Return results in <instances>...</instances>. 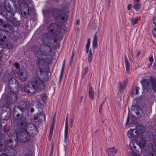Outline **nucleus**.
I'll return each mask as SVG.
<instances>
[{
  "instance_id": "nucleus-12",
  "label": "nucleus",
  "mask_w": 156,
  "mask_h": 156,
  "mask_svg": "<svg viewBox=\"0 0 156 156\" xmlns=\"http://www.w3.org/2000/svg\"><path fill=\"white\" fill-rule=\"evenodd\" d=\"M51 37L48 34H45L42 37V41L45 44H51L52 41L54 42H55L56 41V40L52 39Z\"/></svg>"
},
{
  "instance_id": "nucleus-56",
  "label": "nucleus",
  "mask_w": 156,
  "mask_h": 156,
  "mask_svg": "<svg viewBox=\"0 0 156 156\" xmlns=\"http://www.w3.org/2000/svg\"><path fill=\"white\" fill-rule=\"evenodd\" d=\"M153 58L152 56L149 59V61L151 63H152L153 61Z\"/></svg>"
},
{
  "instance_id": "nucleus-53",
  "label": "nucleus",
  "mask_w": 156,
  "mask_h": 156,
  "mask_svg": "<svg viewBox=\"0 0 156 156\" xmlns=\"http://www.w3.org/2000/svg\"><path fill=\"white\" fill-rule=\"evenodd\" d=\"M152 33L154 36L156 37V29H153Z\"/></svg>"
},
{
  "instance_id": "nucleus-15",
  "label": "nucleus",
  "mask_w": 156,
  "mask_h": 156,
  "mask_svg": "<svg viewBox=\"0 0 156 156\" xmlns=\"http://www.w3.org/2000/svg\"><path fill=\"white\" fill-rule=\"evenodd\" d=\"M7 84V86L9 89H11L13 87V85L15 84L17 88H19V84L17 80L14 78H12L9 81Z\"/></svg>"
},
{
  "instance_id": "nucleus-2",
  "label": "nucleus",
  "mask_w": 156,
  "mask_h": 156,
  "mask_svg": "<svg viewBox=\"0 0 156 156\" xmlns=\"http://www.w3.org/2000/svg\"><path fill=\"white\" fill-rule=\"evenodd\" d=\"M36 64L39 69V70H37V73L42 75L43 73L46 72L48 70V63L47 61H49L50 59L47 57L44 58L42 57L37 56Z\"/></svg>"
},
{
  "instance_id": "nucleus-52",
  "label": "nucleus",
  "mask_w": 156,
  "mask_h": 156,
  "mask_svg": "<svg viewBox=\"0 0 156 156\" xmlns=\"http://www.w3.org/2000/svg\"><path fill=\"white\" fill-rule=\"evenodd\" d=\"M90 39L88 38L87 40V44L86 45V46L90 47Z\"/></svg>"
},
{
  "instance_id": "nucleus-34",
  "label": "nucleus",
  "mask_w": 156,
  "mask_h": 156,
  "mask_svg": "<svg viewBox=\"0 0 156 156\" xmlns=\"http://www.w3.org/2000/svg\"><path fill=\"white\" fill-rule=\"evenodd\" d=\"M3 47L9 49H12L13 48L12 44L9 42H5L4 43Z\"/></svg>"
},
{
  "instance_id": "nucleus-49",
  "label": "nucleus",
  "mask_w": 156,
  "mask_h": 156,
  "mask_svg": "<svg viewBox=\"0 0 156 156\" xmlns=\"http://www.w3.org/2000/svg\"><path fill=\"white\" fill-rule=\"evenodd\" d=\"M139 89L140 88L139 87H136L133 91V94H134L135 95H137L138 94Z\"/></svg>"
},
{
  "instance_id": "nucleus-58",
  "label": "nucleus",
  "mask_w": 156,
  "mask_h": 156,
  "mask_svg": "<svg viewBox=\"0 0 156 156\" xmlns=\"http://www.w3.org/2000/svg\"><path fill=\"white\" fill-rule=\"evenodd\" d=\"M132 5L131 4H129L127 6V8L128 10H130L131 8Z\"/></svg>"
},
{
  "instance_id": "nucleus-10",
  "label": "nucleus",
  "mask_w": 156,
  "mask_h": 156,
  "mask_svg": "<svg viewBox=\"0 0 156 156\" xmlns=\"http://www.w3.org/2000/svg\"><path fill=\"white\" fill-rule=\"evenodd\" d=\"M6 99L7 104H12L16 101L17 100L16 94L12 91H10L7 95Z\"/></svg>"
},
{
  "instance_id": "nucleus-32",
  "label": "nucleus",
  "mask_w": 156,
  "mask_h": 156,
  "mask_svg": "<svg viewBox=\"0 0 156 156\" xmlns=\"http://www.w3.org/2000/svg\"><path fill=\"white\" fill-rule=\"evenodd\" d=\"M125 62L127 72L128 73L130 70V66L126 55H125Z\"/></svg>"
},
{
  "instance_id": "nucleus-46",
  "label": "nucleus",
  "mask_w": 156,
  "mask_h": 156,
  "mask_svg": "<svg viewBox=\"0 0 156 156\" xmlns=\"http://www.w3.org/2000/svg\"><path fill=\"white\" fill-rule=\"evenodd\" d=\"M12 142L13 141L11 139H9L6 141V144L8 147H10L12 146Z\"/></svg>"
},
{
  "instance_id": "nucleus-20",
  "label": "nucleus",
  "mask_w": 156,
  "mask_h": 156,
  "mask_svg": "<svg viewBox=\"0 0 156 156\" xmlns=\"http://www.w3.org/2000/svg\"><path fill=\"white\" fill-rule=\"evenodd\" d=\"M117 149L115 147H112L108 148L107 149V153L108 155L114 156L115 154L117 152Z\"/></svg>"
},
{
  "instance_id": "nucleus-14",
  "label": "nucleus",
  "mask_w": 156,
  "mask_h": 156,
  "mask_svg": "<svg viewBox=\"0 0 156 156\" xmlns=\"http://www.w3.org/2000/svg\"><path fill=\"white\" fill-rule=\"evenodd\" d=\"M27 131H31L33 134H35L37 131V129L36 126L34 124L28 123L26 129Z\"/></svg>"
},
{
  "instance_id": "nucleus-26",
  "label": "nucleus",
  "mask_w": 156,
  "mask_h": 156,
  "mask_svg": "<svg viewBox=\"0 0 156 156\" xmlns=\"http://www.w3.org/2000/svg\"><path fill=\"white\" fill-rule=\"evenodd\" d=\"M144 130V128L143 126H138L136 127V129H135L134 133L137 135L142 133Z\"/></svg>"
},
{
  "instance_id": "nucleus-21",
  "label": "nucleus",
  "mask_w": 156,
  "mask_h": 156,
  "mask_svg": "<svg viewBox=\"0 0 156 156\" xmlns=\"http://www.w3.org/2000/svg\"><path fill=\"white\" fill-rule=\"evenodd\" d=\"M150 80L148 79H145L141 81L143 86V88L145 90H148L150 87L149 82Z\"/></svg>"
},
{
  "instance_id": "nucleus-25",
  "label": "nucleus",
  "mask_w": 156,
  "mask_h": 156,
  "mask_svg": "<svg viewBox=\"0 0 156 156\" xmlns=\"http://www.w3.org/2000/svg\"><path fill=\"white\" fill-rule=\"evenodd\" d=\"M13 77L12 74L11 72L6 73L4 76L3 77V79L6 83L8 82Z\"/></svg>"
},
{
  "instance_id": "nucleus-44",
  "label": "nucleus",
  "mask_w": 156,
  "mask_h": 156,
  "mask_svg": "<svg viewBox=\"0 0 156 156\" xmlns=\"http://www.w3.org/2000/svg\"><path fill=\"white\" fill-rule=\"evenodd\" d=\"M5 137L2 134L0 133V144L3 143L5 141Z\"/></svg>"
},
{
  "instance_id": "nucleus-29",
  "label": "nucleus",
  "mask_w": 156,
  "mask_h": 156,
  "mask_svg": "<svg viewBox=\"0 0 156 156\" xmlns=\"http://www.w3.org/2000/svg\"><path fill=\"white\" fill-rule=\"evenodd\" d=\"M147 145V141L145 139H143L140 141L139 145L140 148H144Z\"/></svg>"
},
{
  "instance_id": "nucleus-16",
  "label": "nucleus",
  "mask_w": 156,
  "mask_h": 156,
  "mask_svg": "<svg viewBox=\"0 0 156 156\" xmlns=\"http://www.w3.org/2000/svg\"><path fill=\"white\" fill-rule=\"evenodd\" d=\"M18 108L17 107H14V111L13 112V116L14 118L16 119L15 122H16L18 119H20L21 117H23L22 116L23 114L22 112L21 113H20L18 112Z\"/></svg>"
},
{
  "instance_id": "nucleus-54",
  "label": "nucleus",
  "mask_w": 156,
  "mask_h": 156,
  "mask_svg": "<svg viewBox=\"0 0 156 156\" xmlns=\"http://www.w3.org/2000/svg\"><path fill=\"white\" fill-rule=\"evenodd\" d=\"M154 142L156 143V131L154 133Z\"/></svg>"
},
{
  "instance_id": "nucleus-33",
  "label": "nucleus",
  "mask_w": 156,
  "mask_h": 156,
  "mask_svg": "<svg viewBox=\"0 0 156 156\" xmlns=\"http://www.w3.org/2000/svg\"><path fill=\"white\" fill-rule=\"evenodd\" d=\"M135 129H130L128 131L127 135L129 138H134L136 137V136L133 134Z\"/></svg>"
},
{
  "instance_id": "nucleus-38",
  "label": "nucleus",
  "mask_w": 156,
  "mask_h": 156,
  "mask_svg": "<svg viewBox=\"0 0 156 156\" xmlns=\"http://www.w3.org/2000/svg\"><path fill=\"white\" fill-rule=\"evenodd\" d=\"M133 7L136 11H138L141 8V4L140 3H135L134 4Z\"/></svg>"
},
{
  "instance_id": "nucleus-57",
  "label": "nucleus",
  "mask_w": 156,
  "mask_h": 156,
  "mask_svg": "<svg viewBox=\"0 0 156 156\" xmlns=\"http://www.w3.org/2000/svg\"><path fill=\"white\" fill-rule=\"evenodd\" d=\"M104 101L101 103V105L100 106V108H99V112H101V108H102V105H103V104H104Z\"/></svg>"
},
{
  "instance_id": "nucleus-50",
  "label": "nucleus",
  "mask_w": 156,
  "mask_h": 156,
  "mask_svg": "<svg viewBox=\"0 0 156 156\" xmlns=\"http://www.w3.org/2000/svg\"><path fill=\"white\" fill-rule=\"evenodd\" d=\"M14 66L16 68V71L20 70V66L18 63L16 62L15 63Z\"/></svg>"
},
{
  "instance_id": "nucleus-64",
  "label": "nucleus",
  "mask_w": 156,
  "mask_h": 156,
  "mask_svg": "<svg viewBox=\"0 0 156 156\" xmlns=\"http://www.w3.org/2000/svg\"><path fill=\"white\" fill-rule=\"evenodd\" d=\"M154 69H156V62L155 61V62L154 63Z\"/></svg>"
},
{
  "instance_id": "nucleus-22",
  "label": "nucleus",
  "mask_w": 156,
  "mask_h": 156,
  "mask_svg": "<svg viewBox=\"0 0 156 156\" xmlns=\"http://www.w3.org/2000/svg\"><path fill=\"white\" fill-rule=\"evenodd\" d=\"M33 118L34 120H37L39 119V120H38V121L41 122L43 119L44 120H45V116L44 113H41L40 114H38V115L37 116H34Z\"/></svg>"
},
{
  "instance_id": "nucleus-45",
  "label": "nucleus",
  "mask_w": 156,
  "mask_h": 156,
  "mask_svg": "<svg viewBox=\"0 0 156 156\" xmlns=\"http://www.w3.org/2000/svg\"><path fill=\"white\" fill-rule=\"evenodd\" d=\"M33 151L31 150L26 151V156H32L33 155Z\"/></svg>"
},
{
  "instance_id": "nucleus-27",
  "label": "nucleus",
  "mask_w": 156,
  "mask_h": 156,
  "mask_svg": "<svg viewBox=\"0 0 156 156\" xmlns=\"http://www.w3.org/2000/svg\"><path fill=\"white\" fill-rule=\"evenodd\" d=\"M9 152L7 154L6 153L2 154L1 156H16V151L15 150L11 148L9 150Z\"/></svg>"
},
{
  "instance_id": "nucleus-4",
  "label": "nucleus",
  "mask_w": 156,
  "mask_h": 156,
  "mask_svg": "<svg viewBox=\"0 0 156 156\" xmlns=\"http://www.w3.org/2000/svg\"><path fill=\"white\" fill-rule=\"evenodd\" d=\"M16 139L18 142L24 143L30 140V135L26 129L20 130L16 133Z\"/></svg>"
},
{
  "instance_id": "nucleus-41",
  "label": "nucleus",
  "mask_w": 156,
  "mask_h": 156,
  "mask_svg": "<svg viewBox=\"0 0 156 156\" xmlns=\"http://www.w3.org/2000/svg\"><path fill=\"white\" fill-rule=\"evenodd\" d=\"M89 71V69L88 67H86L85 69L83 71L82 73V77L83 78L85 75L88 73Z\"/></svg>"
},
{
  "instance_id": "nucleus-3",
  "label": "nucleus",
  "mask_w": 156,
  "mask_h": 156,
  "mask_svg": "<svg viewBox=\"0 0 156 156\" xmlns=\"http://www.w3.org/2000/svg\"><path fill=\"white\" fill-rule=\"evenodd\" d=\"M32 0H18V3L20 5V8L21 13L23 14L24 18H27L28 15L33 13L34 9L29 8V4L31 3Z\"/></svg>"
},
{
  "instance_id": "nucleus-60",
  "label": "nucleus",
  "mask_w": 156,
  "mask_h": 156,
  "mask_svg": "<svg viewBox=\"0 0 156 156\" xmlns=\"http://www.w3.org/2000/svg\"><path fill=\"white\" fill-rule=\"evenodd\" d=\"M53 149L52 147L51 151L50 154L49 156H51L52 154H53Z\"/></svg>"
},
{
  "instance_id": "nucleus-31",
  "label": "nucleus",
  "mask_w": 156,
  "mask_h": 156,
  "mask_svg": "<svg viewBox=\"0 0 156 156\" xmlns=\"http://www.w3.org/2000/svg\"><path fill=\"white\" fill-rule=\"evenodd\" d=\"M98 33L96 32L94 34L93 41V45L94 48H96L98 47L97 39Z\"/></svg>"
},
{
  "instance_id": "nucleus-62",
  "label": "nucleus",
  "mask_w": 156,
  "mask_h": 156,
  "mask_svg": "<svg viewBox=\"0 0 156 156\" xmlns=\"http://www.w3.org/2000/svg\"><path fill=\"white\" fill-rule=\"evenodd\" d=\"M89 47H90L86 46V52L87 53L89 52Z\"/></svg>"
},
{
  "instance_id": "nucleus-9",
  "label": "nucleus",
  "mask_w": 156,
  "mask_h": 156,
  "mask_svg": "<svg viewBox=\"0 0 156 156\" xmlns=\"http://www.w3.org/2000/svg\"><path fill=\"white\" fill-rule=\"evenodd\" d=\"M16 122V125L20 129V130L25 129L28 123L24 116L20 117V119L17 120Z\"/></svg>"
},
{
  "instance_id": "nucleus-30",
  "label": "nucleus",
  "mask_w": 156,
  "mask_h": 156,
  "mask_svg": "<svg viewBox=\"0 0 156 156\" xmlns=\"http://www.w3.org/2000/svg\"><path fill=\"white\" fill-rule=\"evenodd\" d=\"M52 13L53 16L55 19H57L58 16L61 14V11L57 9H55L53 10Z\"/></svg>"
},
{
  "instance_id": "nucleus-18",
  "label": "nucleus",
  "mask_w": 156,
  "mask_h": 156,
  "mask_svg": "<svg viewBox=\"0 0 156 156\" xmlns=\"http://www.w3.org/2000/svg\"><path fill=\"white\" fill-rule=\"evenodd\" d=\"M24 90L25 92L29 94H32L35 93V90L32 87L31 88L28 84H26L24 86Z\"/></svg>"
},
{
  "instance_id": "nucleus-17",
  "label": "nucleus",
  "mask_w": 156,
  "mask_h": 156,
  "mask_svg": "<svg viewBox=\"0 0 156 156\" xmlns=\"http://www.w3.org/2000/svg\"><path fill=\"white\" fill-rule=\"evenodd\" d=\"M69 120V114H67L66 119V122H65V126L64 131V141L65 142L67 139L68 137V122Z\"/></svg>"
},
{
  "instance_id": "nucleus-36",
  "label": "nucleus",
  "mask_w": 156,
  "mask_h": 156,
  "mask_svg": "<svg viewBox=\"0 0 156 156\" xmlns=\"http://www.w3.org/2000/svg\"><path fill=\"white\" fill-rule=\"evenodd\" d=\"M9 22H11L13 25L15 26H19L20 25V22L16 20L15 18L13 19V18H12L11 20L9 21Z\"/></svg>"
},
{
  "instance_id": "nucleus-19",
  "label": "nucleus",
  "mask_w": 156,
  "mask_h": 156,
  "mask_svg": "<svg viewBox=\"0 0 156 156\" xmlns=\"http://www.w3.org/2000/svg\"><path fill=\"white\" fill-rule=\"evenodd\" d=\"M127 82L125 80L119 82L118 88L119 91L120 93L123 92L124 90L127 85Z\"/></svg>"
},
{
  "instance_id": "nucleus-42",
  "label": "nucleus",
  "mask_w": 156,
  "mask_h": 156,
  "mask_svg": "<svg viewBox=\"0 0 156 156\" xmlns=\"http://www.w3.org/2000/svg\"><path fill=\"white\" fill-rule=\"evenodd\" d=\"M3 27L5 28H6L5 30H8L7 29L8 28H9V30L11 31H12L13 30L12 27L11 25L5 24L3 25Z\"/></svg>"
},
{
  "instance_id": "nucleus-43",
  "label": "nucleus",
  "mask_w": 156,
  "mask_h": 156,
  "mask_svg": "<svg viewBox=\"0 0 156 156\" xmlns=\"http://www.w3.org/2000/svg\"><path fill=\"white\" fill-rule=\"evenodd\" d=\"M136 151H129L128 152V156H140L137 154Z\"/></svg>"
},
{
  "instance_id": "nucleus-48",
  "label": "nucleus",
  "mask_w": 156,
  "mask_h": 156,
  "mask_svg": "<svg viewBox=\"0 0 156 156\" xmlns=\"http://www.w3.org/2000/svg\"><path fill=\"white\" fill-rule=\"evenodd\" d=\"M41 99L44 102H45L47 100V96L44 94L41 95Z\"/></svg>"
},
{
  "instance_id": "nucleus-23",
  "label": "nucleus",
  "mask_w": 156,
  "mask_h": 156,
  "mask_svg": "<svg viewBox=\"0 0 156 156\" xmlns=\"http://www.w3.org/2000/svg\"><path fill=\"white\" fill-rule=\"evenodd\" d=\"M151 88L156 93V79L152 76L150 79Z\"/></svg>"
},
{
  "instance_id": "nucleus-6",
  "label": "nucleus",
  "mask_w": 156,
  "mask_h": 156,
  "mask_svg": "<svg viewBox=\"0 0 156 156\" xmlns=\"http://www.w3.org/2000/svg\"><path fill=\"white\" fill-rule=\"evenodd\" d=\"M11 109L8 106H5L0 108V115L2 119L7 120L10 118L11 115Z\"/></svg>"
},
{
  "instance_id": "nucleus-61",
  "label": "nucleus",
  "mask_w": 156,
  "mask_h": 156,
  "mask_svg": "<svg viewBox=\"0 0 156 156\" xmlns=\"http://www.w3.org/2000/svg\"><path fill=\"white\" fill-rule=\"evenodd\" d=\"M141 54V51H139L137 54L136 55V58H137L139 57V56Z\"/></svg>"
},
{
  "instance_id": "nucleus-37",
  "label": "nucleus",
  "mask_w": 156,
  "mask_h": 156,
  "mask_svg": "<svg viewBox=\"0 0 156 156\" xmlns=\"http://www.w3.org/2000/svg\"><path fill=\"white\" fill-rule=\"evenodd\" d=\"M93 53L92 52L91 49H90L89 55L88 56V61L90 63L92 61L93 59Z\"/></svg>"
},
{
  "instance_id": "nucleus-39",
  "label": "nucleus",
  "mask_w": 156,
  "mask_h": 156,
  "mask_svg": "<svg viewBox=\"0 0 156 156\" xmlns=\"http://www.w3.org/2000/svg\"><path fill=\"white\" fill-rule=\"evenodd\" d=\"M11 129V126L9 125H5L4 127L3 130L4 131L5 133H7L9 132Z\"/></svg>"
},
{
  "instance_id": "nucleus-28",
  "label": "nucleus",
  "mask_w": 156,
  "mask_h": 156,
  "mask_svg": "<svg viewBox=\"0 0 156 156\" xmlns=\"http://www.w3.org/2000/svg\"><path fill=\"white\" fill-rule=\"evenodd\" d=\"M89 98L91 99H93L94 98V90H93L92 87L90 84H89Z\"/></svg>"
},
{
  "instance_id": "nucleus-51",
  "label": "nucleus",
  "mask_w": 156,
  "mask_h": 156,
  "mask_svg": "<svg viewBox=\"0 0 156 156\" xmlns=\"http://www.w3.org/2000/svg\"><path fill=\"white\" fill-rule=\"evenodd\" d=\"M152 145V149L154 151L156 152V142H154Z\"/></svg>"
},
{
  "instance_id": "nucleus-7",
  "label": "nucleus",
  "mask_w": 156,
  "mask_h": 156,
  "mask_svg": "<svg viewBox=\"0 0 156 156\" xmlns=\"http://www.w3.org/2000/svg\"><path fill=\"white\" fill-rule=\"evenodd\" d=\"M48 30L54 35H59L61 34L60 27L55 23H52L49 25Z\"/></svg>"
},
{
  "instance_id": "nucleus-63",
  "label": "nucleus",
  "mask_w": 156,
  "mask_h": 156,
  "mask_svg": "<svg viewBox=\"0 0 156 156\" xmlns=\"http://www.w3.org/2000/svg\"><path fill=\"white\" fill-rule=\"evenodd\" d=\"M129 117H127V118L126 119V124H127L129 122Z\"/></svg>"
},
{
  "instance_id": "nucleus-24",
  "label": "nucleus",
  "mask_w": 156,
  "mask_h": 156,
  "mask_svg": "<svg viewBox=\"0 0 156 156\" xmlns=\"http://www.w3.org/2000/svg\"><path fill=\"white\" fill-rule=\"evenodd\" d=\"M68 17L66 14L64 13L60 14L59 16H58L57 20H59L60 22H66L67 20Z\"/></svg>"
},
{
  "instance_id": "nucleus-1",
  "label": "nucleus",
  "mask_w": 156,
  "mask_h": 156,
  "mask_svg": "<svg viewBox=\"0 0 156 156\" xmlns=\"http://www.w3.org/2000/svg\"><path fill=\"white\" fill-rule=\"evenodd\" d=\"M31 50L36 55L51 56L52 53L51 47L44 44H41L40 48L36 45H34L32 47Z\"/></svg>"
},
{
  "instance_id": "nucleus-35",
  "label": "nucleus",
  "mask_w": 156,
  "mask_h": 156,
  "mask_svg": "<svg viewBox=\"0 0 156 156\" xmlns=\"http://www.w3.org/2000/svg\"><path fill=\"white\" fill-rule=\"evenodd\" d=\"M129 148L131 151H137L136 147L135 145V144L133 142H130L129 144Z\"/></svg>"
},
{
  "instance_id": "nucleus-55",
  "label": "nucleus",
  "mask_w": 156,
  "mask_h": 156,
  "mask_svg": "<svg viewBox=\"0 0 156 156\" xmlns=\"http://www.w3.org/2000/svg\"><path fill=\"white\" fill-rule=\"evenodd\" d=\"M74 116L73 117L71 118L70 119V123H73L74 121Z\"/></svg>"
},
{
  "instance_id": "nucleus-5",
  "label": "nucleus",
  "mask_w": 156,
  "mask_h": 156,
  "mask_svg": "<svg viewBox=\"0 0 156 156\" xmlns=\"http://www.w3.org/2000/svg\"><path fill=\"white\" fill-rule=\"evenodd\" d=\"M38 75L39 77L34 78L31 82V86L35 90V92L36 91L43 89L44 87L43 81L39 77L41 75H39V74Z\"/></svg>"
},
{
  "instance_id": "nucleus-40",
  "label": "nucleus",
  "mask_w": 156,
  "mask_h": 156,
  "mask_svg": "<svg viewBox=\"0 0 156 156\" xmlns=\"http://www.w3.org/2000/svg\"><path fill=\"white\" fill-rule=\"evenodd\" d=\"M138 18L135 17L130 19V22L133 25L136 24L138 22Z\"/></svg>"
},
{
  "instance_id": "nucleus-8",
  "label": "nucleus",
  "mask_w": 156,
  "mask_h": 156,
  "mask_svg": "<svg viewBox=\"0 0 156 156\" xmlns=\"http://www.w3.org/2000/svg\"><path fill=\"white\" fill-rule=\"evenodd\" d=\"M16 73L21 81H25L27 79L28 73L27 70L26 69L23 68L16 71Z\"/></svg>"
},
{
  "instance_id": "nucleus-11",
  "label": "nucleus",
  "mask_w": 156,
  "mask_h": 156,
  "mask_svg": "<svg viewBox=\"0 0 156 156\" xmlns=\"http://www.w3.org/2000/svg\"><path fill=\"white\" fill-rule=\"evenodd\" d=\"M17 107L19 109L21 112H24L26 110L28 107L27 102L24 100H20L18 103Z\"/></svg>"
},
{
  "instance_id": "nucleus-13",
  "label": "nucleus",
  "mask_w": 156,
  "mask_h": 156,
  "mask_svg": "<svg viewBox=\"0 0 156 156\" xmlns=\"http://www.w3.org/2000/svg\"><path fill=\"white\" fill-rule=\"evenodd\" d=\"M132 110L134 111L137 117H140L142 114L143 111L142 108L137 105H133L131 106Z\"/></svg>"
},
{
  "instance_id": "nucleus-47",
  "label": "nucleus",
  "mask_w": 156,
  "mask_h": 156,
  "mask_svg": "<svg viewBox=\"0 0 156 156\" xmlns=\"http://www.w3.org/2000/svg\"><path fill=\"white\" fill-rule=\"evenodd\" d=\"M54 129V127L51 126L50 131L49 134V139L50 140V138L51 137L53 133V130Z\"/></svg>"
},
{
  "instance_id": "nucleus-59",
  "label": "nucleus",
  "mask_w": 156,
  "mask_h": 156,
  "mask_svg": "<svg viewBox=\"0 0 156 156\" xmlns=\"http://www.w3.org/2000/svg\"><path fill=\"white\" fill-rule=\"evenodd\" d=\"M149 156H156V153L151 152Z\"/></svg>"
}]
</instances>
